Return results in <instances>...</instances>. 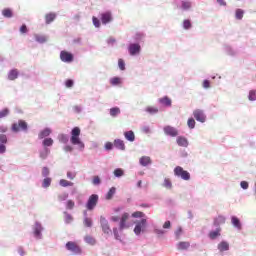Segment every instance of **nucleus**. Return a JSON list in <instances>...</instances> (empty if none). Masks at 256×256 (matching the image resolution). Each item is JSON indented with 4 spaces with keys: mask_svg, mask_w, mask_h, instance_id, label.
Returning a JSON list of instances; mask_svg holds the SVG:
<instances>
[{
    "mask_svg": "<svg viewBox=\"0 0 256 256\" xmlns=\"http://www.w3.org/2000/svg\"><path fill=\"white\" fill-rule=\"evenodd\" d=\"M80 135H81V128L74 127L71 131L70 143H72V145H77L78 149L80 151H83L85 149V143L81 141Z\"/></svg>",
    "mask_w": 256,
    "mask_h": 256,
    "instance_id": "nucleus-1",
    "label": "nucleus"
},
{
    "mask_svg": "<svg viewBox=\"0 0 256 256\" xmlns=\"http://www.w3.org/2000/svg\"><path fill=\"white\" fill-rule=\"evenodd\" d=\"M174 175H176V177H181L184 181H189V179H191V174L181 166H176L174 168Z\"/></svg>",
    "mask_w": 256,
    "mask_h": 256,
    "instance_id": "nucleus-2",
    "label": "nucleus"
},
{
    "mask_svg": "<svg viewBox=\"0 0 256 256\" xmlns=\"http://www.w3.org/2000/svg\"><path fill=\"white\" fill-rule=\"evenodd\" d=\"M97 203H99V195L97 194H92L86 203V209L88 211H93L95 207H97Z\"/></svg>",
    "mask_w": 256,
    "mask_h": 256,
    "instance_id": "nucleus-3",
    "label": "nucleus"
},
{
    "mask_svg": "<svg viewBox=\"0 0 256 256\" xmlns=\"http://www.w3.org/2000/svg\"><path fill=\"white\" fill-rule=\"evenodd\" d=\"M28 124L24 120H19L18 122L12 124V131L14 133H19V131L27 132Z\"/></svg>",
    "mask_w": 256,
    "mask_h": 256,
    "instance_id": "nucleus-4",
    "label": "nucleus"
},
{
    "mask_svg": "<svg viewBox=\"0 0 256 256\" xmlns=\"http://www.w3.org/2000/svg\"><path fill=\"white\" fill-rule=\"evenodd\" d=\"M66 249L74 253V255H81V247L77 245L76 242L69 241L66 243Z\"/></svg>",
    "mask_w": 256,
    "mask_h": 256,
    "instance_id": "nucleus-5",
    "label": "nucleus"
},
{
    "mask_svg": "<svg viewBox=\"0 0 256 256\" xmlns=\"http://www.w3.org/2000/svg\"><path fill=\"white\" fill-rule=\"evenodd\" d=\"M194 119L199 121L200 123H205L207 116H205V112L201 109H196L193 111Z\"/></svg>",
    "mask_w": 256,
    "mask_h": 256,
    "instance_id": "nucleus-6",
    "label": "nucleus"
},
{
    "mask_svg": "<svg viewBox=\"0 0 256 256\" xmlns=\"http://www.w3.org/2000/svg\"><path fill=\"white\" fill-rule=\"evenodd\" d=\"M100 225L102 227L103 233H106V235H109L111 233V227H109V221L103 216L100 217Z\"/></svg>",
    "mask_w": 256,
    "mask_h": 256,
    "instance_id": "nucleus-7",
    "label": "nucleus"
},
{
    "mask_svg": "<svg viewBox=\"0 0 256 256\" xmlns=\"http://www.w3.org/2000/svg\"><path fill=\"white\" fill-rule=\"evenodd\" d=\"M147 226V219H142L140 222H138L134 228V233L136 235H141V231L145 229Z\"/></svg>",
    "mask_w": 256,
    "mask_h": 256,
    "instance_id": "nucleus-8",
    "label": "nucleus"
},
{
    "mask_svg": "<svg viewBox=\"0 0 256 256\" xmlns=\"http://www.w3.org/2000/svg\"><path fill=\"white\" fill-rule=\"evenodd\" d=\"M60 59L64 63H71L73 61V54L67 51H61L60 53Z\"/></svg>",
    "mask_w": 256,
    "mask_h": 256,
    "instance_id": "nucleus-9",
    "label": "nucleus"
},
{
    "mask_svg": "<svg viewBox=\"0 0 256 256\" xmlns=\"http://www.w3.org/2000/svg\"><path fill=\"white\" fill-rule=\"evenodd\" d=\"M164 133L170 137H177L179 135V132L173 126H165Z\"/></svg>",
    "mask_w": 256,
    "mask_h": 256,
    "instance_id": "nucleus-10",
    "label": "nucleus"
},
{
    "mask_svg": "<svg viewBox=\"0 0 256 256\" xmlns=\"http://www.w3.org/2000/svg\"><path fill=\"white\" fill-rule=\"evenodd\" d=\"M113 21V15L111 12H104L101 14V22L103 25H107V23H111Z\"/></svg>",
    "mask_w": 256,
    "mask_h": 256,
    "instance_id": "nucleus-11",
    "label": "nucleus"
},
{
    "mask_svg": "<svg viewBox=\"0 0 256 256\" xmlns=\"http://www.w3.org/2000/svg\"><path fill=\"white\" fill-rule=\"evenodd\" d=\"M140 51H141V45L130 44V46H129L130 55H139Z\"/></svg>",
    "mask_w": 256,
    "mask_h": 256,
    "instance_id": "nucleus-12",
    "label": "nucleus"
},
{
    "mask_svg": "<svg viewBox=\"0 0 256 256\" xmlns=\"http://www.w3.org/2000/svg\"><path fill=\"white\" fill-rule=\"evenodd\" d=\"M57 19V14L55 12H50L45 15V21L46 25H50V23H53Z\"/></svg>",
    "mask_w": 256,
    "mask_h": 256,
    "instance_id": "nucleus-13",
    "label": "nucleus"
},
{
    "mask_svg": "<svg viewBox=\"0 0 256 256\" xmlns=\"http://www.w3.org/2000/svg\"><path fill=\"white\" fill-rule=\"evenodd\" d=\"M129 219V213L125 212L120 218V229L127 227V220Z\"/></svg>",
    "mask_w": 256,
    "mask_h": 256,
    "instance_id": "nucleus-14",
    "label": "nucleus"
},
{
    "mask_svg": "<svg viewBox=\"0 0 256 256\" xmlns=\"http://www.w3.org/2000/svg\"><path fill=\"white\" fill-rule=\"evenodd\" d=\"M114 147H116V149H119L120 151H125V142L121 139H115Z\"/></svg>",
    "mask_w": 256,
    "mask_h": 256,
    "instance_id": "nucleus-15",
    "label": "nucleus"
},
{
    "mask_svg": "<svg viewBox=\"0 0 256 256\" xmlns=\"http://www.w3.org/2000/svg\"><path fill=\"white\" fill-rule=\"evenodd\" d=\"M158 101L161 105H164V107H171V104H172L171 98L167 96L159 98Z\"/></svg>",
    "mask_w": 256,
    "mask_h": 256,
    "instance_id": "nucleus-16",
    "label": "nucleus"
},
{
    "mask_svg": "<svg viewBox=\"0 0 256 256\" xmlns=\"http://www.w3.org/2000/svg\"><path fill=\"white\" fill-rule=\"evenodd\" d=\"M139 163L142 165V167H147V165H151V157L142 156L139 160Z\"/></svg>",
    "mask_w": 256,
    "mask_h": 256,
    "instance_id": "nucleus-17",
    "label": "nucleus"
},
{
    "mask_svg": "<svg viewBox=\"0 0 256 256\" xmlns=\"http://www.w3.org/2000/svg\"><path fill=\"white\" fill-rule=\"evenodd\" d=\"M19 77V71L17 69H12L9 73H8V79L10 81H15V79H17Z\"/></svg>",
    "mask_w": 256,
    "mask_h": 256,
    "instance_id": "nucleus-18",
    "label": "nucleus"
},
{
    "mask_svg": "<svg viewBox=\"0 0 256 256\" xmlns=\"http://www.w3.org/2000/svg\"><path fill=\"white\" fill-rule=\"evenodd\" d=\"M177 145H179V147H187V145H189V142L187 141V138L180 136L177 138Z\"/></svg>",
    "mask_w": 256,
    "mask_h": 256,
    "instance_id": "nucleus-19",
    "label": "nucleus"
},
{
    "mask_svg": "<svg viewBox=\"0 0 256 256\" xmlns=\"http://www.w3.org/2000/svg\"><path fill=\"white\" fill-rule=\"evenodd\" d=\"M218 250L223 253V251H229V243L222 241L218 244Z\"/></svg>",
    "mask_w": 256,
    "mask_h": 256,
    "instance_id": "nucleus-20",
    "label": "nucleus"
},
{
    "mask_svg": "<svg viewBox=\"0 0 256 256\" xmlns=\"http://www.w3.org/2000/svg\"><path fill=\"white\" fill-rule=\"evenodd\" d=\"M124 137L125 139H127V141H130L131 143L135 141V133L132 130L125 132Z\"/></svg>",
    "mask_w": 256,
    "mask_h": 256,
    "instance_id": "nucleus-21",
    "label": "nucleus"
},
{
    "mask_svg": "<svg viewBox=\"0 0 256 256\" xmlns=\"http://www.w3.org/2000/svg\"><path fill=\"white\" fill-rule=\"evenodd\" d=\"M50 135H51V129L45 128L38 134V137L39 139H45V137H49Z\"/></svg>",
    "mask_w": 256,
    "mask_h": 256,
    "instance_id": "nucleus-22",
    "label": "nucleus"
},
{
    "mask_svg": "<svg viewBox=\"0 0 256 256\" xmlns=\"http://www.w3.org/2000/svg\"><path fill=\"white\" fill-rule=\"evenodd\" d=\"M188 247H191V244L189 242H179L177 244V249L179 251H185Z\"/></svg>",
    "mask_w": 256,
    "mask_h": 256,
    "instance_id": "nucleus-23",
    "label": "nucleus"
},
{
    "mask_svg": "<svg viewBox=\"0 0 256 256\" xmlns=\"http://www.w3.org/2000/svg\"><path fill=\"white\" fill-rule=\"evenodd\" d=\"M41 231H43V227H41V224H35L34 235L38 239L41 237Z\"/></svg>",
    "mask_w": 256,
    "mask_h": 256,
    "instance_id": "nucleus-24",
    "label": "nucleus"
},
{
    "mask_svg": "<svg viewBox=\"0 0 256 256\" xmlns=\"http://www.w3.org/2000/svg\"><path fill=\"white\" fill-rule=\"evenodd\" d=\"M215 227H219V225H225V217L224 216H218L214 220Z\"/></svg>",
    "mask_w": 256,
    "mask_h": 256,
    "instance_id": "nucleus-25",
    "label": "nucleus"
},
{
    "mask_svg": "<svg viewBox=\"0 0 256 256\" xmlns=\"http://www.w3.org/2000/svg\"><path fill=\"white\" fill-rule=\"evenodd\" d=\"M221 236V228H217L215 231H211L209 233V237L211 239H217V237Z\"/></svg>",
    "mask_w": 256,
    "mask_h": 256,
    "instance_id": "nucleus-26",
    "label": "nucleus"
},
{
    "mask_svg": "<svg viewBox=\"0 0 256 256\" xmlns=\"http://www.w3.org/2000/svg\"><path fill=\"white\" fill-rule=\"evenodd\" d=\"M2 15L7 19H11V17H13V11L9 8H5L4 10H2Z\"/></svg>",
    "mask_w": 256,
    "mask_h": 256,
    "instance_id": "nucleus-27",
    "label": "nucleus"
},
{
    "mask_svg": "<svg viewBox=\"0 0 256 256\" xmlns=\"http://www.w3.org/2000/svg\"><path fill=\"white\" fill-rule=\"evenodd\" d=\"M121 114V109L119 107H113L110 109L111 117H117V115Z\"/></svg>",
    "mask_w": 256,
    "mask_h": 256,
    "instance_id": "nucleus-28",
    "label": "nucleus"
},
{
    "mask_svg": "<svg viewBox=\"0 0 256 256\" xmlns=\"http://www.w3.org/2000/svg\"><path fill=\"white\" fill-rule=\"evenodd\" d=\"M59 185L61 187H73V182L66 180V179H61L59 182Z\"/></svg>",
    "mask_w": 256,
    "mask_h": 256,
    "instance_id": "nucleus-29",
    "label": "nucleus"
},
{
    "mask_svg": "<svg viewBox=\"0 0 256 256\" xmlns=\"http://www.w3.org/2000/svg\"><path fill=\"white\" fill-rule=\"evenodd\" d=\"M231 221L232 225H234L236 229H241V221H239V218L232 216Z\"/></svg>",
    "mask_w": 256,
    "mask_h": 256,
    "instance_id": "nucleus-30",
    "label": "nucleus"
},
{
    "mask_svg": "<svg viewBox=\"0 0 256 256\" xmlns=\"http://www.w3.org/2000/svg\"><path fill=\"white\" fill-rule=\"evenodd\" d=\"M117 189L115 187L110 188V190L108 191V193L106 194V199L109 201L111 199H113V195H115Z\"/></svg>",
    "mask_w": 256,
    "mask_h": 256,
    "instance_id": "nucleus-31",
    "label": "nucleus"
},
{
    "mask_svg": "<svg viewBox=\"0 0 256 256\" xmlns=\"http://www.w3.org/2000/svg\"><path fill=\"white\" fill-rule=\"evenodd\" d=\"M182 9L189 11L191 9V2L189 0H182Z\"/></svg>",
    "mask_w": 256,
    "mask_h": 256,
    "instance_id": "nucleus-32",
    "label": "nucleus"
},
{
    "mask_svg": "<svg viewBox=\"0 0 256 256\" xmlns=\"http://www.w3.org/2000/svg\"><path fill=\"white\" fill-rule=\"evenodd\" d=\"M58 140L60 141V143H64V144L69 143V138L65 134H60L58 136Z\"/></svg>",
    "mask_w": 256,
    "mask_h": 256,
    "instance_id": "nucleus-33",
    "label": "nucleus"
},
{
    "mask_svg": "<svg viewBox=\"0 0 256 256\" xmlns=\"http://www.w3.org/2000/svg\"><path fill=\"white\" fill-rule=\"evenodd\" d=\"M181 235H183V228L179 226L175 231V237L177 240L181 239Z\"/></svg>",
    "mask_w": 256,
    "mask_h": 256,
    "instance_id": "nucleus-34",
    "label": "nucleus"
},
{
    "mask_svg": "<svg viewBox=\"0 0 256 256\" xmlns=\"http://www.w3.org/2000/svg\"><path fill=\"white\" fill-rule=\"evenodd\" d=\"M146 111H147V113H151V114L159 113V109L154 106H148L146 108Z\"/></svg>",
    "mask_w": 256,
    "mask_h": 256,
    "instance_id": "nucleus-35",
    "label": "nucleus"
},
{
    "mask_svg": "<svg viewBox=\"0 0 256 256\" xmlns=\"http://www.w3.org/2000/svg\"><path fill=\"white\" fill-rule=\"evenodd\" d=\"M132 217H134V219H141L142 217H145V213L141 211H136L132 213Z\"/></svg>",
    "mask_w": 256,
    "mask_h": 256,
    "instance_id": "nucleus-36",
    "label": "nucleus"
},
{
    "mask_svg": "<svg viewBox=\"0 0 256 256\" xmlns=\"http://www.w3.org/2000/svg\"><path fill=\"white\" fill-rule=\"evenodd\" d=\"M44 147H51L53 145V139L52 138H46L43 140Z\"/></svg>",
    "mask_w": 256,
    "mask_h": 256,
    "instance_id": "nucleus-37",
    "label": "nucleus"
},
{
    "mask_svg": "<svg viewBox=\"0 0 256 256\" xmlns=\"http://www.w3.org/2000/svg\"><path fill=\"white\" fill-rule=\"evenodd\" d=\"M111 85H121V78L113 77L110 79Z\"/></svg>",
    "mask_w": 256,
    "mask_h": 256,
    "instance_id": "nucleus-38",
    "label": "nucleus"
},
{
    "mask_svg": "<svg viewBox=\"0 0 256 256\" xmlns=\"http://www.w3.org/2000/svg\"><path fill=\"white\" fill-rule=\"evenodd\" d=\"M114 175L115 177H123L125 175V172L123 171V169L118 168L114 170Z\"/></svg>",
    "mask_w": 256,
    "mask_h": 256,
    "instance_id": "nucleus-39",
    "label": "nucleus"
},
{
    "mask_svg": "<svg viewBox=\"0 0 256 256\" xmlns=\"http://www.w3.org/2000/svg\"><path fill=\"white\" fill-rule=\"evenodd\" d=\"M84 225L85 227H92L93 226V220L89 217L84 218Z\"/></svg>",
    "mask_w": 256,
    "mask_h": 256,
    "instance_id": "nucleus-40",
    "label": "nucleus"
},
{
    "mask_svg": "<svg viewBox=\"0 0 256 256\" xmlns=\"http://www.w3.org/2000/svg\"><path fill=\"white\" fill-rule=\"evenodd\" d=\"M64 215L65 223L69 224L73 222V216H71V214L65 212Z\"/></svg>",
    "mask_w": 256,
    "mask_h": 256,
    "instance_id": "nucleus-41",
    "label": "nucleus"
},
{
    "mask_svg": "<svg viewBox=\"0 0 256 256\" xmlns=\"http://www.w3.org/2000/svg\"><path fill=\"white\" fill-rule=\"evenodd\" d=\"M35 39L38 43H45L47 41V37L42 35H36Z\"/></svg>",
    "mask_w": 256,
    "mask_h": 256,
    "instance_id": "nucleus-42",
    "label": "nucleus"
},
{
    "mask_svg": "<svg viewBox=\"0 0 256 256\" xmlns=\"http://www.w3.org/2000/svg\"><path fill=\"white\" fill-rule=\"evenodd\" d=\"M51 186V178H45L42 182V187L47 189V187Z\"/></svg>",
    "mask_w": 256,
    "mask_h": 256,
    "instance_id": "nucleus-43",
    "label": "nucleus"
},
{
    "mask_svg": "<svg viewBox=\"0 0 256 256\" xmlns=\"http://www.w3.org/2000/svg\"><path fill=\"white\" fill-rule=\"evenodd\" d=\"M248 99H249V101H256V91L255 90H251L249 92Z\"/></svg>",
    "mask_w": 256,
    "mask_h": 256,
    "instance_id": "nucleus-44",
    "label": "nucleus"
},
{
    "mask_svg": "<svg viewBox=\"0 0 256 256\" xmlns=\"http://www.w3.org/2000/svg\"><path fill=\"white\" fill-rule=\"evenodd\" d=\"M85 241L88 243V245H95V243H96L95 238H93L91 236H86Z\"/></svg>",
    "mask_w": 256,
    "mask_h": 256,
    "instance_id": "nucleus-45",
    "label": "nucleus"
},
{
    "mask_svg": "<svg viewBox=\"0 0 256 256\" xmlns=\"http://www.w3.org/2000/svg\"><path fill=\"white\" fill-rule=\"evenodd\" d=\"M187 125H188L189 129H195V119L189 118Z\"/></svg>",
    "mask_w": 256,
    "mask_h": 256,
    "instance_id": "nucleus-46",
    "label": "nucleus"
},
{
    "mask_svg": "<svg viewBox=\"0 0 256 256\" xmlns=\"http://www.w3.org/2000/svg\"><path fill=\"white\" fill-rule=\"evenodd\" d=\"M9 115V108H5L2 111H0V119H3Z\"/></svg>",
    "mask_w": 256,
    "mask_h": 256,
    "instance_id": "nucleus-47",
    "label": "nucleus"
},
{
    "mask_svg": "<svg viewBox=\"0 0 256 256\" xmlns=\"http://www.w3.org/2000/svg\"><path fill=\"white\" fill-rule=\"evenodd\" d=\"M67 177H68V179H70L71 181H73V179H75V178L77 177V173H76V172L68 171V172H67Z\"/></svg>",
    "mask_w": 256,
    "mask_h": 256,
    "instance_id": "nucleus-48",
    "label": "nucleus"
},
{
    "mask_svg": "<svg viewBox=\"0 0 256 256\" xmlns=\"http://www.w3.org/2000/svg\"><path fill=\"white\" fill-rule=\"evenodd\" d=\"M244 12L241 9L236 10V19H243Z\"/></svg>",
    "mask_w": 256,
    "mask_h": 256,
    "instance_id": "nucleus-49",
    "label": "nucleus"
},
{
    "mask_svg": "<svg viewBox=\"0 0 256 256\" xmlns=\"http://www.w3.org/2000/svg\"><path fill=\"white\" fill-rule=\"evenodd\" d=\"M75 207V202L73 200H68L66 203V209H73Z\"/></svg>",
    "mask_w": 256,
    "mask_h": 256,
    "instance_id": "nucleus-50",
    "label": "nucleus"
},
{
    "mask_svg": "<svg viewBox=\"0 0 256 256\" xmlns=\"http://www.w3.org/2000/svg\"><path fill=\"white\" fill-rule=\"evenodd\" d=\"M118 67L121 71H125V61H123V59L118 60Z\"/></svg>",
    "mask_w": 256,
    "mask_h": 256,
    "instance_id": "nucleus-51",
    "label": "nucleus"
},
{
    "mask_svg": "<svg viewBox=\"0 0 256 256\" xmlns=\"http://www.w3.org/2000/svg\"><path fill=\"white\" fill-rule=\"evenodd\" d=\"M183 27L184 29H191V20H184Z\"/></svg>",
    "mask_w": 256,
    "mask_h": 256,
    "instance_id": "nucleus-52",
    "label": "nucleus"
},
{
    "mask_svg": "<svg viewBox=\"0 0 256 256\" xmlns=\"http://www.w3.org/2000/svg\"><path fill=\"white\" fill-rule=\"evenodd\" d=\"M0 143H2V145H6V143H7V135L0 134Z\"/></svg>",
    "mask_w": 256,
    "mask_h": 256,
    "instance_id": "nucleus-53",
    "label": "nucleus"
},
{
    "mask_svg": "<svg viewBox=\"0 0 256 256\" xmlns=\"http://www.w3.org/2000/svg\"><path fill=\"white\" fill-rule=\"evenodd\" d=\"M164 187H166V189H171L172 184H171V180L170 179L166 178L164 180Z\"/></svg>",
    "mask_w": 256,
    "mask_h": 256,
    "instance_id": "nucleus-54",
    "label": "nucleus"
},
{
    "mask_svg": "<svg viewBox=\"0 0 256 256\" xmlns=\"http://www.w3.org/2000/svg\"><path fill=\"white\" fill-rule=\"evenodd\" d=\"M92 183L93 185H101V178H99V176H94Z\"/></svg>",
    "mask_w": 256,
    "mask_h": 256,
    "instance_id": "nucleus-55",
    "label": "nucleus"
},
{
    "mask_svg": "<svg viewBox=\"0 0 256 256\" xmlns=\"http://www.w3.org/2000/svg\"><path fill=\"white\" fill-rule=\"evenodd\" d=\"M92 21L95 27H101V22L97 19V17H93Z\"/></svg>",
    "mask_w": 256,
    "mask_h": 256,
    "instance_id": "nucleus-56",
    "label": "nucleus"
},
{
    "mask_svg": "<svg viewBox=\"0 0 256 256\" xmlns=\"http://www.w3.org/2000/svg\"><path fill=\"white\" fill-rule=\"evenodd\" d=\"M65 85L68 89H71V87H73V85H74V82H73V80L68 79V80H66Z\"/></svg>",
    "mask_w": 256,
    "mask_h": 256,
    "instance_id": "nucleus-57",
    "label": "nucleus"
},
{
    "mask_svg": "<svg viewBox=\"0 0 256 256\" xmlns=\"http://www.w3.org/2000/svg\"><path fill=\"white\" fill-rule=\"evenodd\" d=\"M47 155H49V150L46 149L45 151L40 153V158L47 159Z\"/></svg>",
    "mask_w": 256,
    "mask_h": 256,
    "instance_id": "nucleus-58",
    "label": "nucleus"
},
{
    "mask_svg": "<svg viewBox=\"0 0 256 256\" xmlns=\"http://www.w3.org/2000/svg\"><path fill=\"white\" fill-rule=\"evenodd\" d=\"M42 175H43V177H47L49 175V168L43 167L42 168Z\"/></svg>",
    "mask_w": 256,
    "mask_h": 256,
    "instance_id": "nucleus-59",
    "label": "nucleus"
},
{
    "mask_svg": "<svg viewBox=\"0 0 256 256\" xmlns=\"http://www.w3.org/2000/svg\"><path fill=\"white\" fill-rule=\"evenodd\" d=\"M203 87L204 89H209V87H211V82H209V80H204Z\"/></svg>",
    "mask_w": 256,
    "mask_h": 256,
    "instance_id": "nucleus-60",
    "label": "nucleus"
},
{
    "mask_svg": "<svg viewBox=\"0 0 256 256\" xmlns=\"http://www.w3.org/2000/svg\"><path fill=\"white\" fill-rule=\"evenodd\" d=\"M105 149H106L107 151H111V149H113V143L107 142V143L105 144Z\"/></svg>",
    "mask_w": 256,
    "mask_h": 256,
    "instance_id": "nucleus-61",
    "label": "nucleus"
},
{
    "mask_svg": "<svg viewBox=\"0 0 256 256\" xmlns=\"http://www.w3.org/2000/svg\"><path fill=\"white\" fill-rule=\"evenodd\" d=\"M240 185L242 189H249V183L247 181H242Z\"/></svg>",
    "mask_w": 256,
    "mask_h": 256,
    "instance_id": "nucleus-62",
    "label": "nucleus"
},
{
    "mask_svg": "<svg viewBox=\"0 0 256 256\" xmlns=\"http://www.w3.org/2000/svg\"><path fill=\"white\" fill-rule=\"evenodd\" d=\"M64 151H65L66 153H71V152L73 151V148H72L71 145H66V146L64 147Z\"/></svg>",
    "mask_w": 256,
    "mask_h": 256,
    "instance_id": "nucleus-63",
    "label": "nucleus"
},
{
    "mask_svg": "<svg viewBox=\"0 0 256 256\" xmlns=\"http://www.w3.org/2000/svg\"><path fill=\"white\" fill-rule=\"evenodd\" d=\"M28 29H27V25L23 24L20 27V33H27Z\"/></svg>",
    "mask_w": 256,
    "mask_h": 256,
    "instance_id": "nucleus-64",
    "label": "nucleus"
}]
</instances>
